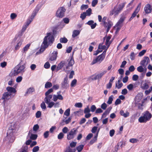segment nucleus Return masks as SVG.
I'll use <instances>...</instances> for the list:
<instances>
[{
    "label": "nucleus",
    "mask_w": 152,
    "mask_h": 152,
    "mask_svg": "<svg viewBox=\"0 0 152 152\" xmlns=\"http://www.w3.org/2000/svg\"><path fill=\"white\" fill-rule=\"evenodd\" d=\"M127 88L129 91H131L134 88V85L132 84H130L128 85Z\"/></svg>",
    "instance_id": "obj_50"
},
{
    "label": "nucleus",
    "mask_w": 152,
    "mask_h": 152,
    "mask_svg": "<svg viewBox=\"0 0 152 152\" xmlns=\"http://www.w3.org/2000/svg\"><path fill=\"white\" fill-rule=\"evenodd\" d=\"M86 15H87L86 14V13L83 12V13L81 14L80 16V18L82 20H84L86 18Z\"/></svg>",
    "instance_id": "obj_63"
},
{
    "label": "nucleus",
    "mask_w": 152,
    "mask_h": 152,
    "mask_svg": "<svg viewBox=\"0 0 152 152\" xmlns=\"http://www.w3.org/2000/svg\"><path fill=\"white\" fill-rule=\"evenodd\" d=\"M35 91L34 88L33 87H30L27 89L26 92L25 94V96H27L28 95L31 94Z\"/></svg>",
    "instance_id": "obj_30"
},
{
    "label": "nucleus",
    "mask_w": 152,
    "mask_h": 152,
    "mask_svg": "<svg viewBox=\"0 0 152 152\" xmlns=\"http://www.w3.org/2000/svg\"><path fill=\"white\" fill-rule=\"evenodd\" d=\"M146 50H142L139 53L138 56L140 57L143 56L146 53Z\"/></svg>",
    "instance_id": "obj_49"
},
{
    "label": "nucleus",
    "mask_w": 152,
    "mask_h": 152,
    "mask_svg": "<svg viewBox=\"0 0 152 152\" xmlns=\"http://www.w3.org/2000/svg\"><path fill=\"white\" fill-rule=\"evenodd\" d=\"M77 132V130L74 128L71 129L68 133L67 135V138L68 140H70L73 139Z\"/></svg>",
    "instance_id": "obj_10"
},
{
    "label": "nucleus",
    "mask_w": 152,
    "mask_h": 152,
    "mask_svg": "<svg viewBox=\"0 0 152 152\" xmlns=\"http://www.w3.org/2000/svg\"><path fill=\"white\" fill-rule=\"evenodd\" d=\"M62 87L65 88L68 86L67 80L66 78L64 79L63 82L62 83Z\"/></svg>",
    "instance_id": "obj_33"
},
{
    "label": "nucleus",
    "mask_w": 152,
    "mask_h": 152,
    "mask_svg": "<svg viewBox=\"0 0 152 152\" xmlns=\"http://www.w3.org/2000/svg\"><path fill=\"white\" fill-rule=\"evenodd\" d=\"M96 106L93 105L91 106L90 108V110L92 112H94L95 111V110L96 109Z\"/></svg>",
    "instance_id": "obj_54"
},
{
    "label": "nucleus",
    "mask_w": 152,
    "mask_h": 152,
    "mask_svg": "<svg viewBox=\"0 0 152 152\" xmlns=\"http://www.w3.org/2000/svg\"><path fill=\"white\" fill-rule=\"evenodd\" d=\"M4 111L6 113H9L11 110V105L10 102H3Z\"/></svg>",
    "instance_id": "obj_16"
},
{
    "label": "nucleus",
    "mask_w": 152,
    "mask_h": 152,
    "mask_svg": "<svg viewBox=\"0 0 152 152\" xmlns=\"http://www.w3.org/2000/svg\"><path fill=\"white\" fill-rule=\"evenodd\" d=\"M31 44L28 43L23 48L22 50L23 53H26L28 50L29 49Z\"/></svg>",
    "instance_id": "obj_31"
},
{
    "label": "nucleus",
    "mask_w": 152,
    "mask_h": 152,
    "mask_svg": "<svg viewBox=\"0 0 152 152\" xmlns=\"http://www.w3.org/2000/svg\"><path fill=\"white\" fill-rule=\"evenodd\" d=\"M23 41V39L22 38L19 39L16 42L15 45V49L16 50H18L21 45Z\"/></svg>",
    "instance_id": "obj_17"
},
{
    "label": "nucleus",
    "mask_w": 152,
    "mask_h": 152,
    "mask_svg": "<svg viewBox=\"0 0 152 152\" xmlns=\"http://www.w3.org/2000/svg\"><path fill=\"white\" fill-rule=\"evenodd\" d=\"M139 77L137 75H134L132 77V79L133 80L136 81L138 79Z\"/></svg>",
    "instance_id": "obj_62"
},
{
    "label": "nucleus",
    "mask_w": 152,
    "mask_h": 152,
    "mask_svg": "<svg viewBox=\"0 0 152 152\" xmlns=\"http://www.w3.org/2000/svg\"><path fill=\"white\" fill-rule=\"evenodd\" d=\"M17 15L15 13H11L10 15V18L12 20L15 19L17 17Z\"/></svg>",
    "instance_id": "obj_53"
},
{
    "label": "nucleus",
    "mask_w": 152,
    "mask_h": 152,
    "mask_svg": "<svg viewBox=\"0 0 152 152\" xmlns=\"http://www.w3.org/2000/svg\"><path fill=\"white\" fill-rule=\"evenodd\" d=\"M70 113V109L69 108H68L66 110L64 113V115L66 116L67 117L69 115Z\"/></svg>",
    "instance_id": "obj_45"
},
{
    "label": "nucleus",
    "mask_w": 152,
    "mask_h": 152,
    "mask_svg": "<svg viewBox=\"0 0 152 152\" xmlns=\"http://www.w3.org/2000/svg\"><path fill=\"white\" fill-rule=\"evenodd\" d=\"M111 38V36H108L106 38V42H105V45L107 46V48L106 49V50H107L109 47L110 45V44L111 42L110 41V40Z\"/></svg>",
    "instance_id": "obj_24"
},
{
    "label": "nucleus",
    "mask_w": 152,
    "mask_h": 152,
    "mask_svg": "<svg viewBox=\"0 0 152 152\" xmlns=\"http://www.w3.org/2000/svg\"><path fill=\"white\" fill-rule=\"evenodd\" d=\"M87 15L90 16L91 12V8H88L85 12Z\"/></svg>",
    "instance_id": "obj_56"
},
{
    "label": "nucleus",
    "mask_w": 152,
    "mask_h": 152,
    "mask_svg": "<svg viewBox=\"0 0 152 152\" xmlns=\"http://www.w3.org/2000/svg\"><path fill=\"white\" fill-rule=\"evenodd\" d=\"M75 149H72L69 147L66 149L65 152H75Z\"/></svg>",
    "instance_id": "obj_46"
},
{
    "label": "nucleus",
    "mask_w": 152,
    "mask_h": 152,
    "mask_svg": "<svg viewBox=\"0 0 152 152\" xmlns=\"http://www.w3.org/2000/svg\"><path fill=\"white\" fill-rule=\"evenodd\" d=\"M98 79L96 74H95L90 76L88 78V80H96Z\"/></svg>",
    "instance_id": "obj_37"
},
{
    "label": "nucleus",
    "mask_w": 152,
    "mask_h": 152,
    "mask_svg": "<svg viewBox=\"0 0 152 152\" xmlns=\"http://www.w3.org/2000/svg\"><path fill=\"white\" fill-rule=\"evenodd\" d=\"M53 91V88H51L49 89L45 93V96L50 95V94L52 93Z\"/></svg>",
    "instance_id": "obj_47"
},
{
    "label": "nucleus",
    "mask_w": 152,
    "mask_h": 152,
    "mask_svg": "<svg viewBox=\"0 0 152 152\" xmlns=\"http://www.w3.org/2000/svg\"><path fill=\"white\" fill-rule=\"evenodd\" d=\"M113 95H111L109 97L108 100L107 102V104H110L112 103V102L113 99Z\"/></svg>",
    "instance_id": "obj_43"
},
{
    "label": "nucleus",
    "mask_w": 152,
    "mask_h": 152,
    "mask_svg": "<svg viewBox=\"0 0 152 152\" xmlns=\"http://www.w3.org/2000/svg\"><path fill=\"white\" fill-rule=\"evenodd\" d=\"M144 11L146 14H149L151 12L152 8L151 6L149 4H146L144 9Z\"/></svg>",
    "instance_id": "obj_19"
},
{
    "label": "nucleus",
    "mask_w": 152,
    "mask_h": 152,
    "mask_svg": "<svg viewBox=\"0 0 152 152\" xmlns=\"http://www.w3.org/2000/svg\"><path fill=\"white\" fill-rule=\"evenodd\" d=\"M125 4L126 3L124 2L116 5L114 9L110 11V15H114L115 16H116L118 15L122 11Z\"/></svg>",
    "instance_id": "obj_5"
},
{
    "label": "nucleus",
    "mask_w": 152,
    "mask_h": 152,
    "mask_svg": "<svg viewBox=\"0 0 152 152\" xmlns=\"http://www.w3.org/2000/svg\"><path fill=\"white\" fill-rule=\"evenodd\" d=\"M106 51H104L101 54L98 56L96 58L94 59L91 63L92 64H94L97 62L100 63L105 57Z\"/></svg>",
    "instance_id": "obj_8"
},
{
    "label": "nucleus",
    "mask_w": 152,
    "mask_h": 152,
    "mask_svg": "<svg viewBox=\"0 0 152 152\" xmlns=\"http://www.w3.org/2000/svg\"><path fill=\"white\" fill-rule=\"evenodd\" d=\"M28 147L27 146L25 145L23 147V148L22 149L21 152H27Z\"/></svg>",
    "instance_id": "obj_64"
},
{
    "label": "nucleus",
    "mask_w": 152,
    "mask_h": 152,
    "mask_svg": "<svg viewBox=\"0 0 152 152\" xmlns=\"http://www.w3.org/2000/svg\"><path fill=\"white\" fill-rule=\"evenodd\" d=\"M52 86V83L50 82H47L45 85V88H48L51 87Z\"/></svg>",
    "instance_id": "obj_41"
},
{
    "label": "nucleus",
    "mask_w": 152,
    "mask_h": 152,
    "mask_svg": "<svg viewBox=\"0 0 152 152\" xmlns=\"http://www.w3.org/2000/svg\"><path fill=\"white\" fill-rule=\"evenodd\" d=\"M45 97L44 98V100L46 103H48L51 101V100L53 98V95L52 94L45 96Z\"/></svg>",
    "instance_id": "obj_25"
},
{
    "label": "nucleus",
    "mask_w": 152,
    "mask_h": 152,
    "mask_svg": "<svg viewBox=\"0 0 152 152\" xmlns=\"http://www.w3.org/2000/svg\"><path fill=\"white\" fill-rule=\"evenodd\" d=\"M57 94H54L53 95V100L54 102H56L58 99L62 100L63 99V97L61 95L58 94V92L57 93Z\"/></svg>",
    "instance_id": "obj_18"
},
{
    "label": "nucleus",
    "mask_w": 152,
    "mask_h": 152,
    "mask_svg": "<svg viewBox=\"0 0 152 152\" xmlns=\"http://www.w3.org/2000/svg\"><path fill=\"white\" fill-rule=\"evenodd\" d=\"M107 72V71L106 70H104L96 74L98 79H101Z\"/></svg>",
    "instance_id": "obj_28"
},
{
    "label": "nucleus",
    "mask_w": 152,
    "mask_h": 152,
    "mask_svg": "<svg viewBox=\"0 0 152 152\" xmlns=\"http://www.w3.org/2000/svg\"><path fill=\"white\" fill-rule=\"evenodd\" d=\"M15 130L14 129H9L7 132V137L10 142H13L14 139V132Z\"/></svg>",
    "instance_id": "obj_9"
},
{
    "label": "nucleus",
    "mask_w": 152,
    "mask_h": 152,
    "mask_svg": "<svg viewBox=\"0 0 152 152\" xmlns=\"http://www.w3.org/2000/svg\"><path fill=\"white\" fill-rule=\"evenodd\" d=\"M99 129L98 130V131L96 133V134L95 135L93 139L91 140L90 142L89 143L91 145L93 143H94L95 142L97 139V137L98 135V133L99 131Z\"/></svg>",
    "instance_id": "obj_32"
},
{
    "label": "nucleus",
    "mask_w": 152,
    "mask_h": 152,
    "mask_svg": "<svg viewBox=\"0 0 152 152\" xmlns=\"http://www.w3.org/2000/svg\"><path fill=\"white\" fill-rule=\"evenodd\" d=\"M125 20L124 18H121L115 25V28L116 29V31H118L122 26V23Z\"/></svg>",
    "instance_id": "obj_12"
},
{
    "label": "nucleus",
    "mask_w": 152,
    "mask_h": 152,
    "mask_svg": "<svg viewBox=\"0 0 152 152\" xmlns=\"http://www.w3.org/2000/svg\"><path fill=\"white\" fill-rule=\"evenodd\" d=\"M141 87L142 89L145 90L148 88H149V86L147 83H145L142 85Z\"/></svg>",
    "instance_id": "obj_39"
},
{
    "label": "nucleus",
    "mask_w": 152,
    "mask_h": 152,
    "mask_svg": "<svg viewBox=\"0 0 152 152\" xmlns=\"http://www.w3.org/2000/svg\"><path fill=\"white\" fill-rule=\"evenodd\" d=\"M76 107L81 108L82 107V104L80 102L76 103L75 105Z\"/></svg>",
    "instance_id": "obj_55"
},
{
    "label": "nucleus",
    "mask_w": 152,
    "mask_h": 152,
    "mask_svg": "<svg viewBox=\"0 0 152 152\" xmlns=\"http://www.w3.org/2000/svg\"><path fill=\"white\" fill-rule=\"evenodd\" d=\"M54 39L53 35L50 33H48L44 38L41 47L40 49V51L43 52L49 45L51 44L53 42Z\"/></svg>",
    "instance_id": "obj_2"
},
{
    "label": "nucleus",
    "mask_w": 152,
    "mask_h": 152,
    "mask_svg": "<svg viewBox=\"0 0 152 152\" xmlns=\"http://www.w3.org/2000/svg\"><path fill=\"white\" fill-rule=\"evenodd\" d=\"M141 6V4L140 3L137 6V7L135 10L134 11V12L132 14L131 17L129 19V21H131L132 19L134 18L137 15L139 12Z\"/></svg>",
    "instance_id": "obj_14"
},
{
    "label": "nucleus",
    "mask_w": 152,
    "mask_h": 152,
    "mask_svg": "<svg viewBox=\"0 0 152 152\" xmlns=\"http://www.w3.org/2000/svg\"><path fill=\"white\" fill-rule=\"evenodd\" d=\"M107 48V46L106 47L104 45H102V44H100L99 46L98 49L102 50L105 49V50H106Z\"/></svg>",
    "instance_id": "obj_48"
},
{
    "label": "nucleus",
    "mask_w": 152,
    "mask_h": 152,
    "mask_svg": "<svg viewBox=\"0 0 152 152\" xmlns=\"http://www.w3.org/2000/svg\"><path fill=\"white\" fill-rule=\"evenodd\" d=\"M143 66L142 65L139 66L137 68V71L140 72H143L144 73V75H145V73L146 72L147 69L146 67L144 68L143 67Z\"/></svg>",
    "instance_id": "obj_23"
},
{
    "label": "nucleus",
    "mask_w": 152,
    "mask_h": 152,
    "mask_svg": "<svg viewBox=\"0 0 152 152\" xmlns=\"http://www.w3.org/2000/svg\"><path fill=\"white\" fill-rule=\"evenodd\" d=\"M80 32V31L78 30H74L72 32V37L75 38L78 35Z\"/></svg>",
    "instance_id": "obj_35"
},
{
    "label": "nucleus",
    "mask_w": 152,
    "mask_h": 152,
    "mask_svg": "<svg viewBox=\"0 0 152 152\" xmlns=\"http://www.w3.org/2000/svg\"><path fill=\"white\" fill-rule=\"evenodd\" d=\"M39 128V126L38 124L35 125L33 127V130L34 131H37Z\"/></svg>",
    "instance_id": "obj_52"
},
{
    "label": "nucleus",
    "mask_w": 152,
    "mask_h": 152,
    "mask_svg": "<svg viewBox=\"0 0 152 152\" xmlns=\"http://www.w3.org/2000/svg\"><path fill=\"white\" fill-rule=\"evenodd\" d=\"M123 86V84L120 80H118V83L115 84V87L118 89L121 88Z\"/></svg>",
    "instance_id": "obj_36"
},
{
    "label": "nucleus",
    "mask_w": 152,
    "mask_h": 152,
    "mask_svg": "<svg viewBox=\"0 0 152 152\" xmlns=\"http://www.w3.org/2000/svg\"><path fill=\"white\" fill-rule=\"evenodd\" d=\"M39 150V147L38 146H36L34 147L32 149L33 152H37Z\"/></svg>",
    "instance_id": "obj_59"
},
{
    "label": "nucleus",
    "mask_w": 152,
    "mask_h": 152,
    "mask_svg": "<svg viewBox=\"0 0 152 152\" xmlns=\"http://www.w3.org/2000/svg\"><path fill=\"white\" fill-rule=\"evenodd\" d=\"M6 89L8 91L7 92H9V94H12V93H15L16 91L15 88L11 87H7Z\"/></svg>",
    "instance_id": "obj_29"
},
{
    "label": "nucleus",
    "mask_w": 152,
    "mask_h": 152,
    "mask_svg": "<svg viewBox=\"0 0 152 152\" xmlns=\"http://www.w3.org/2000/svg\"><path fill=\"white\" fill-rule=\"evenodd\" d=\"M50 66V64L49 62H46L44 64V67L46 69H48Z\"/></svg>",
    "instance_id": "obj_57"
},
{
    "label": "nucleus",
    "mask_w": 152,
    "mask_h": 152,
    "mask_svg": "<svg viewBox=\"0 0 152 152\" xmlns=\"http://www.w3.org/2000/svg\"><path fill=\"white\" fill-rule=\"evenodd\" d=\"M66 10L63 7H60L58 10L56 15L57 17L61 18L64 15V13Z\"/></svg>",
    "instance_id": "obj_11"
},
{
    "label": "nucleus",
    "mask_w": 152,
    "mask_h": 152,
    "mask_svg": "<svg viewBox=\"0 0 152 152\" xmlns=\"http://www.w3.org/2000/svg\"><path fill=\"white\" fill-rule=\"evenodd\" d=\"M77 80L76 79H74L72 80L71 83V86L72 87H75L76 84Z\"/></svg>",
    "instance_id": "obj_44"
},
{
    "label": "nucleus",
    "mask_w": 152,
    "mask_h": 152,
    "mask_svg": "<svg viewBox=\"0 0 152 152\" xmlns=\"http://www.w3.org/2000/svg\"><path fill=\"white\" fill-rule=\"evenodd\" d=\"M60 42L62 43H66L67 41V39L65 37L61 38L60 39Z\"/></svg>",
    "instance_id": "obj_40"
},
{
    "label": "nucleus",
    "mask_w": 152,
    "mask_h": 152,
    "mask_svg": "<svg viewBox=\"0 0 152 152\" xmlns=\"http://www.w3.org/2000/svg\"><path fill=\"white\" fill-rule=\"evenodd\" d=\"M20 63L16 66L10 72V75L11 76H16L20 73H22L25 71V66L21 65Z\"/></svg>",
    "instance_id": "obj_3"
},
{
    "label": "nucleus",
    "mask_w": 152,
    "mask_h": 152,
    "mask_svg": "<svg viewBox=\"0 0 152 152\" xmlns=\"http://www.w3.org/2000/svg\"><path fill=\"white\" fill-rule=\"evenodd\" d=\"M149 58L147 56H145L143 59L141 61L140 64L143 67H145L149 62Z\"/></svg>",
    "instance_id": "obj_15"
},
{
    "label": "nucleus",
    "mask_w": 152,
    "mask_h": 152,
    "mask_svg": "<svg viewBox=\"0 0 152 152\" xmlns=\"http://www.w3.org/2000/svg\"><path fill=\"white\" fill-rule=\"evenodd\" d=\"M37 136L36 134H32L30 136V138L31 139L34 140L37 139Z\"/></svg>",
    "instance_id": "obj_61"
},
{
    "label": "nucleus",
    "mask_w": 152,
    "mask_h": 152,
    "mask_svg": "<svg viewBox=\"0 0 152 152\" xmlns=\"http://www.w3.org/2000/svg\"><path fill=\"white\" fill-rule=\"evenodd\" d=\"M84 145H80L78 146L76 148V149L78 152H80L83 149Z\"/></svg>",
    "instance_id": "obj_38"
},
{
    "label": "nucleus",
    "mask_w": 152,
    "mask_h": 152,
    "mask_svg": "<svg viewBox=\"0 0 152 152\" xmlns=\"http://www.w3.org/2000/svg\"><path fill=\"white\" fill-rule=\"evenodd\" d=\"M77 142H71L70 144V146L71 148L75 147L76 145Z\"/></svg>",
    "instance_id": "obj_58"
},
{
    "label": "nucleus",
    "mask_w": 152,
    "mask_h": 152,
    "mask_svg": "<svg viewBox=\"0 0 152 152\" xmlns=\"http://www.w3.org/2000/svg\"><path fill=\"white\" fill-rule=\"evenodd\" d=\"M86 23L90 26L92 29L95 28L96 25V23H94V21L92 20L89 21Z\"/></svg>",
    "instance_id": "obj_27"
},
{
    "label": "nucleus",
    "mask_w": 152,
    "mask_h": 152,
    "mask_svg": "<svg viewBox=\"0 0 152 152\" xmlns=\"http://www.w3.org/2000/svg\"><path fill=\"white\" fill-rule=\"evenodd\" d=\"M64 135L63 132L60 133L58 136V139H61L64 137Z\"/></svg>",
    "instance_id": "obj_51"
},
{
    "label": "nucleus",
    "mask_w": 152,
    "mask_h": 152,
    "mask_svg": "<svg viewBox=\"0 0 152 152\" xmlns=\"http://www.w3.org/2000/svg\"><path fill=\"white\" fill-rule=\"evenodd\" d=\"M120 115L123 116L124 118H126L129 116V113L128 112H126V113H124V111L121 110L120 112Z\"/></svg>",
    "instance_id": "obj_34"
},
{
    "label": "nucleus",
    "mask_w": 152,
    "mask_h": 152,
    "mask_svg": "<svg viewBox=\"0 0 152 152\" xmlns=\"http://www.w3.org/2000/svg\"><path fill=\"white\" fill-rule=\"evenodd\" d=\"M142 95L141 94H138L135 97V103L139 109H141L143 106L144 101H141Z\"/></svg>",
    "instance_id": "obj_6"
},
{
    "label": "nucleus",
    "mask_w": 152,
    "mask_h": 152,
    "mask_svg": "<svg viewBox=\"0 0 152 152\" xmlns=\"http://www.w3.org/2000/svg\"><path fill=\"white\" fill-rule=\"evenodd\" d=\"M74 63V61L72 58H71L68 62L67 61H62L58 64L56 70L58 71L63 68L64 71L67 72L70 69V67L72 66Z\"/></svg>",
    "instance_id": "obj_1"
},
{
    "label": "nucleus",
    "mask_w": 152,
    "mask_h": 152,
    "mask_svg": "<svg viewBox=\"0 0 152 152\" xmlns=\"http://www.w3.org/2000/svg\"><path fill=\"white\" fill-rule=\"evenodd\" d=\"M71 118L69 117L67 119H63L61 123V124L62 125L65 124H68L71 121Z\"/></svg>",
    "instance_id": "obj_26"
},
{
    "label": "nucleus",
    "mask_w": 152,
    "mask_h": 152,
    "mask_svg": "<svg viewBox=\"0 0 152 152\" xmlns=\"http://www.w3.org/2000/svg\"><path fill=\"white\" fill-rule=\"evenodd\" d=\"M113 24L112 21L109 20L107 23V24L104 25V27L107 28V32L109 31L111 27L113 26Z\"/></svg>",
    "instance_id": "obj_22"
},
{
    "label": "nucleus",
    "mask_w": 152,
    "mask_h": 152,
    "mask_svg": "<svg viewBox=\"0 0 152 152\" xmlns=\"http://www.w3.org/2000/svg\"><path fill=\"white\" fill-rule=\"evenodd\" d=\"M152 117V115L150 112L146 111L143 113L142 116H141L138 119V121L140 123H145L149 121Z\"/></svg>",
    "instance_id": "obj_4"
},
{
    "label": "nucleus",
    "mask_w": 152,
    "mask_h": 152,
    "mask_svg": "<svg viewBox=\"0 0 152 152\" xmlns=\"http://www.w3.org/2000/svg\"><path fill=\"white\" fill-rule=\"evenodd\" d=\"M57 54L58 52L57 51H54L53 53L50 55L49 58V60L51 61H53L56 60Z\"/></svg>",
    "instance_id": "obj_21"
},
{
    "label": "nucleus",
    "mask_w": 152,
    "mask_h": 152,
    "mask_svg": "<svg viewBox=\"0 0 152 152\" xmlns=\"http://www.w3.org/2000/svg\"><path fill=\"white\" fill-rule=\"evenodd\" d=\"M11 94H9V92H6L3 95L1 99L3 100V102H7V100L10 99L11 98Z\"/></svg>",
    "instance_id": "obj_13"
},
{
    "label": "nucleus",
    "mask_w": 152,
    "mask_h": 152,
    "mask_svg": "<svg viewBox=\"0 0 152 152\" xmlns=\"http://www.w3.org/2000/svg\"><path fill=\"white\" fill-rule=\"evenodd\" d=\"M23 78L22 77L19 76L16 79V81L17 83H20L21 81Z\"/></svg>",
    "instance_id": "obj_60"
},
{
    "label": "nucleus",
    "mask_w": 152,
    "mask_h": 152,
    "mask_svg": "<svg viewBox=\"0 0 152 152\" xmlns=\"http://www.w3.org/2000/svg\"><path fill=\"white\" fill-rule=\"evenodd\" d=\"M46 103L48 104V107L50 108H52L53 106H54L55 107H58L60 104L58 102H57L55 103L54 102L52 101H50L48 103Z\"/></svg>",
    "instance_id": "obj_20"
},
{
    "label": "nucleus",
    "mask_w": 152,
    "mask_h": 152,
    "mask_svg": "<svg viewBox=\"0 0 152 152\" xmlns=\"http://www.w3.org/2000/svg\"><path fill=\"white\" fill-rule=\"evenodd\" d=\"M129 142L133 143H136L139 142V140L137 139L133 138L130 139L129 140Z\"/></svg>",
    "instance_id": "obj_42"
},
{
    "label": "nucleus",
    "mask_w": 152,
    "mask_h": 152,
    "mask_svg": "<svg viewBox=\"0 0 152 152\" xmlns=\"http://www.w3.org/2000/svg\"><path fill=\"white\" fill-rule=\"evenodd\" d=\"M41 7H39L38 5L36 7L35 9L33 11L32 14L28 20L26 22V26H28V25L31 23L33 20V19L34 18V17L35 16L36 14L37 13Z\"/></svg>",
    "instance_id": "obj_7"
}]
</instances>
